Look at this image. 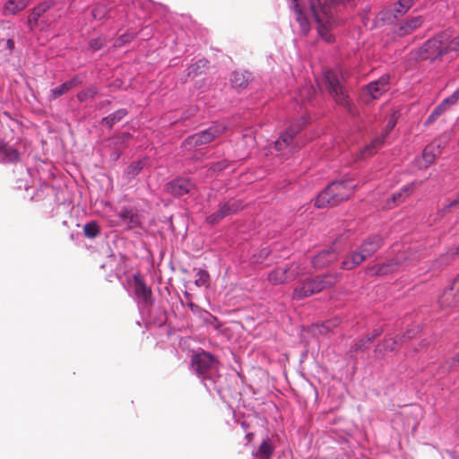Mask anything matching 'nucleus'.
Returning a JSON list of instances; mask_svg holds the SVG:
<instances>
[{"mask_svg":"<svg viewBox=\"0 0 459 459\" xmlns=\"http://www.w3.org/2000/svg\"><path fill=\"white\" fill-rule=\"evenodd\" d=\"M333 0H310V9L317 23V31L326 42H332L333 38L330 30L335 24Z\"/></svg>","mask_w":459,"mask_h":459,"instance_id":"obj_1","label":"nucleus"},{"mask_svg":"<svg viewBox=\"0 0 459 459\" xmlns=\"http://www.w3.org/2000/svg\"><path fill=\"white\" fill-rule=\"evenodd\" d=\"M324 76L328 92L336 104L345 108L350 114L355 115L353 104L343 84L347 78L346 74L341 70H327L324 73Z\"/></svg>","mask_w":459,"mask_h":459,"instance_id":"obj_2","label":"nucleus"},{"mask_svg":"<svg viewBox=\"0 0 459 459\" xmlns=\"http://www.w3.org/2000/svg\"><path fill=\"white\" fill-rule=\"evenodd\" d=\"M383 245V239L377 235L368 237L356 249L347 255L342 262L341 267L344 270H352L366 259L372 256Z\"/></svg>","mask_w":459,"mask_h":459,"instance_id":"obj_3","label":"nucleus"},{"mask_svg":"<svg viewBox=\"0 0 459 459\" xmlns=\"http://www.w3.org/2000/svg\"><path fill=\"white\" fill-rule=\"evenodd\" d=\"M341 279L340 273H328L323 276H316L301 282L293 291L296 299H302L313 294L318 293L337 283Z\"/></svg>","mask_w":459,"mask_h":459,"instance_id":"obj_4","label":"nucleus"},{"mask_svg":"<svg viewBox=\"0 0 459 459\" xmlns=\"http://www.w3.org/2000/svg\"><path fill=\"white\" fill-rule=\"evenodd\" d=\"M304 273V269L299 264L292 263L289 266L278 267L268 274V281L274 284H285L294 281L299 275Z\"/></svg>","mask_w":459,"mask_h":459,"instance_id":"obj_5","label":"nucleus"},{"mask_svg":"<svg viewBox=\"0 0 459 459\" xmlns=\"http://www.w3.org/2000/svg\"><path fill=\"white\" fill-rule=\"evenodd\" d=\"M218 360L209 352L201 351L195 353L191 358L192 368L199 375L205 377L218 368Z\"/></svg>","mask_w":459,"mask_h":459,"instance_id":"obj_6","label":"nucleus"},{"mask_svg":"<svg viewBox=\"0 0 459 459\" xmlns=\"http://www.w3.org/2000/svg\"><path fill=\"white\" fill-rule=\"evenodd\" d=\"M225 130L226 127L223 125H213L206 130L187 137L185 140L184 144L190 147L207 144L221 135Z\"/></svg>","mask_w":459,"mask_h":459,"instance_id":"obj_7","label":"nucleus"},{"mask_svg":"<svg viewBox=\"0 0 459 459\" xmlns=\"http://www.w3.org/2000/svg\"><path fill=\"white\" fill-rule=\"evenodd\" d=\"M242 208V204L238 200H230L221 204L219 210L207 217V221L211 224L217 223L223 218L233 214Z\"/></svg>","mask_w":459,"mask_h":459,"instance_id":"obj_8","label":"nucleus"},{"mask_svg":"<svg viewBox=\"0 0 459 459\" xmlns=\"http://www.w3.org/2000/svg\"><path fill=\"white\" fill-rule=\"evenodd\" d=\"M332 195L337 204L347 200L353 192L354 186L351 181L333 182L329 185Z\"/></svg>","mask_w":459,"mask_h":459,"instance_id":"obj_9","label":"nucleus"},{"mask_svg":"<svg viewBox=\"0 0 459 459\" xmlns=\"http://www.w3.org/2000/svg\"><path fill=\"white\" fill-rule=\"evenodd\" d=\"M422 49L426 53V58L435 59L437 57L445 56L441 33L426 41L422 47Z\"/></svg>","mask_w":459,"mask_h":459,"instance_id":"obj_10","label":"nucleus"},{"mask_svg":"<svg viewBox=\"0 0 459 459\" xmlns=\"http://www.w3.org/2000/svg\"><path fill=\"white\" fill-rule=\"evenodd\" d=\"M389 89L388 77L383 76L377 81L368 83L363 88L365 96H368L370 100H377L383 95Z\"/></svg>","mask_w":459,"mask_h":459,"instance_id":"obj_11","label":"nucleus"},{"mask_svg":"<svg viewBox=\"0 0 459 459\" xmlns=\"http://www.w3.org/2000/svg\"><path fill=\"white\" fill-rule=\"evenodd\" d=\"M439 303L444 307H452L459 304V275L454 280L451 288L444 291Z\"/></svg>","mask_w":459,"mask_h":459,"instance_id":"obj_12","label":"nucleus"},{"mask_svg":"<svg viewBox=\"0 0 459 459\" xmlns=\"http://www.w3.org/2000/svg\"><path fill=\"white\" fill-rule=\"evenodd\" d=\"M194 188V184L188 178H177L166 186L167 192L175 196H182L188 194Z\"/></svg>","mask_w":459,"mask_h":459,"instance_id":"obj_13","label":"nucleus"},{"mask_svg":"<svg viewBox=\"0 0 459 459\" xmlns=\"http://www.w3.org/2000/svg\"><path fill=\"white\" fill-rule=\"evenodd\" d=\"M299 126H291L286 132H284L280 138L275 142V148L278 151H283L290 148V151H294L296 147L291 145L294 136L299 132Z\"/></svg>","mask_w":459,"mask_h":459,"instance_id":"obj_14","label":"nucleus"},{"mask_svg":"<svg viewBox=\"0 0 459 459\" xmlns=\"http://www.w3.org/2000/svg\"><path fill=\"white\" fill-rule=\"evenodd\" d=\"M404 254L402 253L401 255H397L394 259L391 260L390 262L386 264H382L377 266H373L369 270L372 273L379 274V275H385L388 273H393L399 270L400 266L403 264V261L402 258L403 257Z\"/></svg>","mask_w":459,"mask_h":459,"instance_id":"obj_15","label":"nucleus"},{"mask_svg":"<svg viewBox=\"0 0 459 459\" xmlns=\"http://www.w3.org/2000/svg\"><path fill=\"white\" fill-rule=\"evenodd\" d=\"M338 259V253L336 250L331 248L323 250L318 253L312 260V263L316 268H323L330 265Z\"/></svg>","mask_w":459,"mask_h":459,"instance_id":"obj_16","label":"nucleus"},{"mask_svg":"<svg viewBox=\"0 0 459 459\" xmlns=\"http://www.w3.org/2000/svg\"><path fill=\"white\" fill-rule=\"evenodd\" d=\"M395 124H396L395 119L394 117H391L386 125L385 134H383L381 137H377V138L374 139L371 142L370 145L365 147L364 150L362 151V156H370L374 152H376V151L383 145L385 137L388 134V133L390 131H392L394 129V127L395 126Z\"/></svg>","mask_w":459,"mask_h":459,"instance_id":"obj_17","label":"nucleus"},{"mask_svg":"<svg viewBox=\"0 0 459 459\" xmlns=\"http://www.w3.org/2000/svg\"><path fill=\"white\" fill-rule=\"evenodd\" d=\"M422 23L423 18L421 16L411 18L399 26L396 33L399 37L408 35L420 28Z\"/></svg>","mask_w":459,"mask_h":459,"instance_id":"obj_18","label":"nucleus"},{"mask_svg":"<svg viewBox=\"0 0 459 459\" xmlns=\"http://www.w3.org/2000/svg\"><path fill=\"white\" fill-rule=\"evenodd\" d=\"M134 290L137 298L146 305L152 303V293L151 289L139 278L134 279Z\"/></svg>","mask_w":459,"mask_h":459,"instance_id":"obj_19","label":"nucleus"},{"mask_svg":"<svg viewBox=\"0 0 459 459\" xmlns=\"http://www.w3.org/2000/svg\"><path fill=\"white\" fill-rule=\"evenodd\" d=\"M252 74L247 71H236L231 75L232 86L237 89H245L252 81Z\"/></svg>","mask_w":459,"mask_h":459,"instance_id":"obj_20","label":"nucleus"},{"mask_svg":"<svg viewBox=\"0 0 459 459\" xmlns=\"http://www.w3.org/2000/svg\"><path fill=\"white\" fill-rule=\"evenodd\" d=\"M30 4V0H8L4 7V15H15L24 10Z\"/></svg>","mask_w":459,"mask_h":459,"instance_id":"obj_21","label":"nucleus"},{"mask_svg":"<svg viewBox=\"0 0 459 459\" xmlns=\"http://www.w3.org/2000/svg\"><path fill=\"white\" fill-rule=\"evenodd\" d=\"M51 7V4L48 2H43L38 6L33 8L30 14L29 15L28 24L31 30L38 24L40 16L45 13Z\"/></svg>","mask_w":459,"mask_h":459,"instance_id":"obj_22","label":"nucleus"},{"mask_svg":"<svg viewBox=\"0 0 459 459\" xmlns=\"http://www.w3.org/2000/svg\"><path fill=\"white\" fill-rule=\"evenodd\" d=\"M441 38L443 39L445 55L459 51V35L451 38L448 32L444 31L441 32Z\"/></svg>","mask_w":459,"mask_h":459,"instance_id":"obj_23","label":"nucleus"},{"mask_svg":"<svg viewBox=\"0 0 459 459\" xmlns=\"http://www.w3.org/2000/svg\"><path fill=\"white\" fill-rule=\"evenodd\" d=\"M293 10L295 13V18L297 22L299 23L301 32L303 34H307L310 30V25L307 18L304 15L302 9L300 8L298 0H292Z\"/></svg>","mask_w":459,"mask_h":459,"instance_id":"obj_24","label":"nucleus"},{"mask_svg":"<svg viewBox=\"0 0 459 459\" xmlns=\"http://www.w3.org/2000/svg\"><path fill=\"white\" fill-rule=\"evenodd\" d=\"M315 204L317 208L337 205L333 195H332L329 186L318 195Z\"/></svg>","mask_w":459,"mask_h":459,"instance_id":"obj_25","label":"nucleus"},{"mask_svg":"<svg viewBox=\"0 0 459 459\" xmlns=\"http://www.w3.org/2000/svg\"><path fill=\"white\" fill-rule=\"evenodd\" d=\"M274 452V446L270 441L269 437L264 439L260 444L257 450L254 453V455L259 459H271Z\"/></svg>","mask_w":459,"mask_h":459,"instance_id":"obj_26","label":"nucleus"},{"mask_svg":"<svg viewBox=\"0 0 459 459\" xmlns=\"http://www.w3.org/2000/svg\"><path fill=\"white\" fill-rule=\"evenodd\" d=\"M119 218L129 227L137 226L140 223L139 217L129 208H122L118 212Z\"/></svg>","mask_w":459,"mask_h":459,"instance_id":"obj_27","label":"nucleus"},{"mask_svg":"<svg viewBox=\"0 0 459 459\" xmlns=\"http://www.w3.org/2000/svg\"><path fill=\"white\" fill-rule=\"evenodd\" d=\"M415 182L404 186L399 192L392 195V202L397 205L405 201V199L413 192L415 188Z\"/></svg>","mask_w":459,"mask_h":459,"instance_id":"obj_28","label":"nucleus"},{"mask_svg":"<svg viewBox=\"0 0 459 459\" xmlns=\"http://www.w3.org/2000/svg\"><path fill=\"white\" fill-rule=\"evenodd\" d=\"M127 114L126 109L121 108L109 116L104 117L102 119V124L107 125L108 127H112L116 123L119 122L122 118H124Z\"/></svg>","mask_w":459,"mask_h":459,"instance_id":"obj_29","label":"nucleus"},{"mask_svg":"<svg viewBox=\"0 0 459 459\" xmlns=\"http://www.w3.org/2000/svg\"><path fill=\"white\" fill-rule=\"evenodd\" d=\"M397 347V341L393 337L385 338L381 343H378L375 352L394 351Z\"/></svg>","mask_w":459,"mask_h":459,"instance_id":"obj_30","label":"nucleus"},{"mask_svg":"<svg viewBox=\"0 0 459 459\" xmlns=\"http://www.w3.org/2000/svg\"><path fill=\"white\" fill-rule=\"evenodd\" d=\"M415 0H399L394 7V12L397 14H405L414 4Z\"/></svg>","mask_w":459,"mask_h":459,"instance_id":"obj_31","label":"nucleus"},{"mask_svg":"<svg viewBox=\"0 0 459 459\" xmlns=\"http://www.w3.org/2000/svg\"><path fill=\"white\" fill-rule=\"evenodd\" d=\"M143 168V162L142 160L134 161L126 168L125 170V175L126 176L127 179H131L138 175Z\"/></svg>","mask_w":459,"mask_h":459,"instance_id":"obj_32","label":"nucleus"},{"mask_svg":"<svg viewBox=\"0 0 459 459\" xmlns=\"http://www.w3.org/2000/svg\"><path fill=\"white\" fill-rule=\"evenodd\" d=\"M83 232L87 238H94L100 233V228L96 221H91L84 225Z\"/></svg>","mask_w":459,"mask_h":459,"instance_id":"obj_33","label":"nucleus"},{"mask_svg":"<svg viewBox=\"0 0 459 459\" xmlns=\"http://www.w3.org/2000/svg\"><path fill=\"white\" fill-rule=\"evenodd\" d=\"M209 279V273L206 271L200 269L196 273V279L195 281V283L198 287H206L208 286Z\"/></svg>","mask_w":459,"mask_h":459,"instance_id":"obj_34","label":"nucleus"},{"mask_svg":"<svg viewBox=\"0 0 459 459\" xmlns=\"http://www.w3.org/2000/svg\"><path fill=\"white\" fill-rule=\"evenodd\" d=\"M369 343H371V342L368 340V338L366 335L354 343V345L351 348L350 352L351 353V352H357L359 351H365L368 348Z\"/></svg>","mask_w":459,"mask_h":459,"instance_id":"obj_35","label":"nucleus"},{"mask_svg":"<svg viewBox=\"0 0 459 459\" xmlns=\"http://www.w3.org/2000/svg\"><path fill=\"white\" fill-rule=\"evenodd\" d=\"M108 10L105 5L100 4L93 8L92 16L95 20L101 21L108 16Z\"/></svg>","mask_w":459,"mask_h":459,"instance_id":"obj_36","label":"nucleus"},{"mask_svg":"<svg viewBox=\"0 0 459 459\" xmlns=\"http://www.w3.org/2000/svg\"><path fill=\"white\" fill-rule=\"evenodd\" d=\"M459 362V353L455 354L448 360H446L442 366L441 370L444 374H447L451 369Z\"/></svg>","mask_w":459,"mask_h":459,"instance_id":"obj_37","label":"nucleus"},{"mask_svg":"<svg viewBox=\"0 0 459 459\" xmlns=\"http://www.w3.org/2000/svg\"><path fill=\"white\" fill-rule=\"evenodd\" d=\"M96 94H97V90L93 87H90V88L81 91L77 94V98L81 102H82L88 99L93 98Z\"/></svg>","mask_w":459,"mask_h":459,"instance_id":"obj_38","label":"nucleus"},{"mask_svg":"<svg viewBox=\"0 0 459 459\" xmlns=\"http://www.w3.org/2000/svg\"><path fill=\"white\" fill-rule=\"evenodd\" d=\"M134 38L135 36L133 33H125L116 39L114 46L120 48L125 44L131 42Z\"/></svg>","mask_w":459,"mask_h":459,"instance_id":"obj_39","label":"nucleus"},{"mask_svg":"<svg viewBox=\"0 0 459 459\" xmlns=\"http://www.w3.org/2000/svg\"><path fill=\"white\" fill-rule=\"evenodd\" d=\"M446 108L440 103L435 108L433 112L429 116L426 124L434 122Z\"/></svg>","mask_w":459,"mask_h":459,"instance_id":"obj_40","label":"nucleus"},{"mask_svg":"<svg viewBox=\"0 0 459 459\" xmlns=\"http://www.w3.org/2000/svg\"><path fill=\"white\" fill-rule=\"evenodd\" d=\"M67 91H69V90H68L65 82H64L61 85H59L58 87H56V88L51 90V98L52 99H57L60 96H62L65 93H66Z\"/></svg>","mask_w":459,"mask_h":459,"instance_id":"obj_41","label":"nucleus"},{"mask_svg":"<svg viewBox=\"0 0 459 459\" xmlns=\"http://www.w3.org/2000/svg\"><path fill=\"white\" fill-rule=\"evenodd\" d=\"M208 61L207 60H199L198 62H196L195 65H191L189 68H188V74L191 75H197L198 74V70L200 68H204L207 65Z\"/></svg>","mask_w":459,"mask_h":459,"instance_id":"obj_42","label":"nucleus"},{"mask_svg":"<svg viewBox=\"0 0 459 459\" xmlns=\"http://www.w3.org/2000/svg\"><path fill=\"white\" fill-rule=\"evenodd\" d=\"M422 156L426 165L432 164L435 160V154L433 153L432 148L429 146L424 149Z\"/></svg>","mask_w":459,"mask_h":459,"instance_id":"obj_43","label":"nucleus"},{"mask_svg":"<svg viewBox=\"0 0 459 459\" xmlns=\"http://www.w3.org/2000/svg\"><path fill=\"white\" fill-rule=\"evenodd\" d=\"M82 83V78L80 75H75L71 80L65 82V84L69 91L76 86L81 85Z\"/></svg>","mask_w":459,"mask_h":459,"instance_id":"obj_44","label":"nucleus"},{"mask_svg":"<svg viewBox=\"0 0 459 459\" xmlns=\"http://www.w3.org/2000/svg\"><path fill=\"white\" fill-rule=\"evenodd\" d=\"M82 83V78L80 75H75L71 80L65 82V84L69 91L76 86L81 85Z\"/></svg>","mask_w":459,"mask_h":459,"instance_id":"obj_45","label":"nucleus"},{"mask_svg":"<svg viewBox=\"0 0 459 459\" xmlns=\"http://www.w3.org/2000/svg\"><path fill=\"white\" fill-rule=\"evenodd\" d=\"M229 166H230V162L227 160H223L218 161L216 163H213L211 166V169H212L213 171L220 172V171H222L223 169H227Z\"/></svg>","mask_w":459,"mask_h":459,"instance_id":"obj_46","label":"nucleus"},{"mask_svg":"<svg viewBox=\"0 0 459 459\" xmlns=\"http://www.w3.org/2000/svg\"><path fill=\"white\" fill-rule=\"evenodd\" d=\"M89 45L93 50H100L104 46V39L101 38L93 39Z\"/></svg>","mask_w":459,"mask_h":459,"instance_id":"obj_47","label":"nucleus"},{"mask_svg":"<svg viewBox=\"0 0 459 459\" xmlns=\"http://www.w3.org/2000/svg\"><path fill=\"white\" fill-rule=\"evenodd\" d=\"M381 330L376 329L371 333L367 334V337L372 342L377 337H378L381 334Z\"/></svg>","mask_w":459,"mask_h":459,"instance_id":"obj_48","label":"nucleus"},{"mask_svg":"<svg viewBox=\"0 0 459 459\" xmlns=\"http://www.w3.org/2000/svg\"><path fill=\"white\" fill-rule=\"evenodd\" d=\"M455 102L454 100H451V97H447L442 102L441 104L446 108H447L449 106L451 105H454Z\"/></svg>","mask_w":459,"mask_h":459,"instance_id":"obj_49","label":"nucleus"},{"mask_svg":"<svg viewBox=\"0 0 459 459\" xmlns=\"http://www.w3.org/2000/svg\"><path fill=\"white\" fill-rule=\"evenodd\" d=\"M6 47L10 51H13L14 49V41L12 39H7L6 41Z\"/></svg>","mask_w":459,"mask_h":459,"instance_id":"obj_50","label":"nucleus"},{"mask_svg":"<svg viewBox=\"0 0 459 459\" xmlns=\"http://www.w3.org/2000/svg\"><path fill=\"white\" fill-rule=\"evenodd\" d=\"M451 100L456 102L459 100V87L450 95Z\"/></svg>","mask_w":459,"mask_h":459,"instance_id":"obj_51","label":"nucleus"},{"mask_svg":"<svg viewBox=\"0 0 459 459\" xmlns=\"http://www.w3.org/2000/svg\"><path fill=\"white\" fill-rule=\"evenodd\" d=\"M457 204H459V193H458V196L456 197V199L452 201L447 208L456 206Z\"/></svg>","mask_w":459,"mask_h":459,"instance_id":"obj_52","label":"nucleus"},{"mask_svg":"<svg viewBox=\"0 0 459 459\" xmlns=\"http://www.w3.org/2000/svg\"><path fill=\"white\" fill-rule=\"evenodd\" d=\"M255 434L254 433H247L246 435V439L248 443L252 442L254 439Z\"/></svg>","mask_w":459,"mask_h":459,"instance_id":"obj_53","label":"nucleus"},{"mask_svg":"<svg viewBox=\"0 0 459 459\" xmlns=\"http://www.w3.org/2000/svg\"><path fill=\"white\" fill-rule=\"evenodd\" d=\"M333 1H334V2H333V4H334L335 2L342 3V4H345V3H350V2H351L352 0H333Z\"/></svg>","mask_w":459,"mask_h":459,"instance_id":"obj_54","label":"nucleus"},{"mask_svg":"<svg viewBox=\"0 0 459 459\" xmlns=\"http://www.w3.org/2000/svg\"><path fill=\"white\" fill-rule=\"evenodd\" d=\"M455 254H459V247L455 248V252L453 253L452 255H455Z\"/></svg>","mask_w":459,"mask_h":459,"instance_id":"obj_55","label":"nucleus"},{"mask_svg":"<svg viewBox=\"0 0 459 459\" xmlns=\"http://www.w3.org/2000/svg\"><path fill=\"white\" fill-rule=\"evenodd\" d=\"M13 153H14V155H15L16 157L18 156V152H17L13 151Z\"/></svg>","mask_w":459,"mask_h":459,"instance_id":"obj_56","label":"nucleus"}]
</instances>
